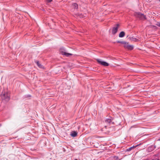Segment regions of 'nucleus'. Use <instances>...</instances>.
<instances>
[{
	"instance_id": "obj_4",
	"label": "nucleus",
	"mask_w": 160,
	"mask_h": 160,
	"mask_svg": "<svg viewBox=\"0 0 160 160\" xmlns=\"http://www.w3.org/2000/svg\"><path fill=\"white\" fill-rule=\"evenodd\" d=\"M97 62L99 64L105 66H108L109 65V64L107 62L104 61L102 59H97Z\"/></svg>"
},
{
	"instance_id": "obj_8",
	"label": "nucleus",
	"mask_w": 160,
	"mask_h": 160,
	"mask_svg": "<svg viewBox=\"0 0 160 160\" xmlns=\"http://www.w3.org/2000/svg\"><path fill=\"white\" fill-rule=\"evenodd\" d=\"M36 62L39 67L40 68H43V66L39 63L38 61H37Z\"/></svg>"
},
{
	"instance_id": "obj_18",
	"label": "nucleus",
	"mask_w": 160,
	"mask_h": 160,
	"mask_svg": "<svg viewBox=\"0 0 160 160\" xmlns=\"http://www.w3.org/2000/svg\"><path fill=\"white\" fill-rule=\"evenodd\" d=\"M75 160H78L77 159H76Z\"/></svg>"
},
{
	"instance_id": "obj_9",
	"label": "nucleus",
	"mask_w": 160,
	"mask_h": 160,
	"mask_svg": "<svg viewBox=\"0 0 160 160\" xmlns=\"http://www.w3.org/2000/svg\"><path fill=\"white\" fill-rule=\"evenodd\" d=\"M72 6L75 9H78V5L77 3H73L72 4Z\"/></svg>"
},
{
	"instance_id": "obj_15",
	"label": "nucleus",
	"mask_w": 160,
	"mask_h": 160,
	"mask_svg": "<svg viewBox=\"0 0 160 160\" xmlns=\"http://www.w3.org/2000/svg\"><path fill=\"white\" fill-rule=\"evenodd\" d=\"M156 25L159 27H160V22H157V23L156 24Z\"/></svg>"
},
{
	"instance_id": "obj_19",
	"label": "nucleus",
	"mask_w": 160,
	"mask_h": 160,
	"mask_svg": "<svg viewBox=\"0 0 160 160\" xmlns=\"http://www.w3.org/2000/svg\"><path fill=\"white\" fill-rule=\"evenodd\" d=\"M159 1L160 2V0H159Z\"/></svg>"
},
{
	"instance_id": "obj_3",
	"label": "nucleus",
	"mask_w": 160,
	"mask_h": 160,
	"mask_svg": "<svg viewBox=\"0 0 160 160\" xmlns=\"http://www.w3.org/2000/svg\"><path fill=\"white\" fill-rule=\"evenodd\" d=\"M136 15L137 17L142 20H145L147 19L146 17L143 14L140 12H136Z\"/></svg>"
},
{
	"instance_id": "obj_7",
	"label": "nucleus",
	"mask_w": 160,
	"mask_h": 160,
	"mask_svg": "<svg viewBox=\"0 0 160 160\" xmlns=\"http://www.w3.org/2000/svg\"><path fill=\"white\" fill-rule=\"evenodd\" d=\"M125 35V32L123 31H122L120 33L119 35V37L120 38H122V37H123Z\"/></svg>"
},
{
	"instance_id": "obj_17",
	"label": "nucleus",
	"mask_w": 160,
	"mask_h": 160,
	"mask_svg": "<svg viewBox=\"0 0 160 160\" xmlns=\"http://www.w3.org/2000/svg\"><path fill=\"white\" fill-rule=\"evenodd\" d=\"M153 27L156 28V26H154Z\"/></svg>"
},
{
	"instance_id": "obj_20",
	"label": "nucleus",
	"mask_w": 160,
	"mask_h": 160,
	"mask_svg": "<svg viewBox=\"0 0 160 160\" xmlns=\"http://www.w3.org/2000/svg\"><path fill=\"white\" fill-rule=\"evenodd\" d=\"M160 160L158 159V160Z\"/></svg>"
},
{
	"instance_id": "obj_11",
	"label": "nucleus",
	"mask_w": 160,
	"mask_h": 160,
	"mask_svg": "<svg viewBox=\"0 0 160 160\" xmlns=\"http://www.w3.org/2000/svg\"><path fill=\"white\" fill-rule=\"evenodd\" d=\"M117 42L118 43H120L121 44H126V42L124 41H117Z\"/></svg>"
},
{
	"instance_id": "obj_5",
	"label": "nucleus",
	"mask_w": 160,
	"mask_h": 160,
	"mask_svg": "<svg viewBox=\"0 0 160 160\" xmlns=\"http://www.w3.org/2000/svg\"><path fill=\"white\" fill-rule=\"evenodd\" d=\"M124 47L128 50H132L133 48V46L132 45H129L128 42H126V44L124 45Z\"/></svg>"
},
{
	"instance_id": "obj_10",
	"label": "nucleus",
	"mask_w": 160,
	"mask_h": 160,
	"mask_svg": "<svg viewBox=\"0 0 160 160\" xmlns=\"http://www.w3.org/2000/svg\"><path fill=\"white\" fill-rule=\"evenodd\" d=\"M77 133L75 132H73L71 134V135L73 137H75L77 135Z\"/></svg>"
},
{
	"instance_id": "obj_16",
	"label": "nucleus",
	"mask_w": 160,
	"mask_h": 160,
	"mask_svg": "<svg viewBox=\"0 0 160 160\" xmlns=\"http://www.w3.org/2000/svg\"><path fill=\"white\" fill-rule=\"evenodd\" d=\"M47 1L48 2H51L52 0H47Z\"/></svg>"
},
{
	"instance_id": "obj_2",
	"label": "nucleus",
	"mask_w": 160,
	"mask_h": 160,
	"mask_svg": "<svg viewBox=\"0 0 160 160\" xmlns=\"http://www.w3.org/2000/svg\"><path fill=\"white\" fill-rule=\"evenodd\" d=\"M66 51V49L64 47H61L60 49V53L62 55L68 57L69 56L72 55V53L67 52Z\"/></svg>"
},
{
	"instance_id": "obj_12",
	"label": "nucleus",
	"mask_w": 160,
	"mask_h": 160,
	"mask_svg": "<svg viewBox=\"0 0 160 160\" xmlns=\"http://www.w3.org/2000/svg\"><path fill=\"white\" fill-rule=\"evenodd\" d=\"M105 122L107 123H110L112 122V120L111 119H108L105 120Z\"/></svg>"
},
{
	"instance_id": "obj_14",
	"label": "nucleus",
	"mask_w": 160,
	"mask_h": 160,
	"mask_svg": "<svg viewBox=\"0 0 160 160\" xmlns=\"http://www.w3.org/2000/svg\"><path fill=\"white\" fill-rule=\"evenodd\" d=\"M129 38L131 40L135 41H136V40L137 39L136 38H134L133 37H129Z\"/></svg>"
},
{
	"instance_id": "obj_6",
	"label": "nucleus",
	"mask_w": 160,
	"mask_h": 160,
	"mask_svg": "<svg viewBox=\"0 0 160 160\" xmlns=\"http://www.w3.org/2000/svg\"><path fill=\"white\" fill-rule=\"evenodd\" d=\"M119 26V24H116V27H114L113 28L112 32V33L114 35L117 32Z\"/></svg>"
},
{
	"instance_id": "obj_13",
	"label": "nucleus",
	"mask_w": 160,
	"mask_h": 160,
	"mask_svg": "<svg viewBox=\"0 0 160 160\" xmlns=\"http://www.w3.org/2000/svg\"><path fill=\"white\" fill-rule=\"evenodd\" d=\"M137 145L136 146H133V147H131L129 148L128 149H127V151H130L131 150H132V149L135 148L137 147Z\"/></svg>"
},
{
	"instance_id": "obj_1",
	"label": "nucleus",
	"mask_w": 160,
	"mask_h": 160,
	"mask_svg": "<svg viewBox=\"0 0 160 160\" xmlns=\"http://www.w3.org/2000/svg\"><path fill=\"white\" fill-rule=\"evenodd\" d=\"M0 96L3 100L8 101L9 100V94L7 91H2Z\"/></svg>"
}]
</instances>
